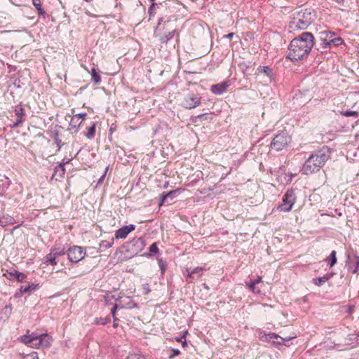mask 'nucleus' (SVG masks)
<instances>
[{"instance_id": "nucleus-1", "label": "nucleus", "mask_w": 359, "mask_h": 359, "mask_svg": "<svg viewBox=\"0 0 359 359\" xmlns=\"http://www.w3.org/2000/svg\"><path fill=\"white\" fill-rule=\"evenodd\" d=\"M314 43L315 38L311 32H302L290 41L287 58L292 62L307 58Z\"/></svg>"}, {"instance_id": "nucleus-2", "label": "nucleus", "mask_w": 359, "mask_h": 359, "mask_svg": "<svg viewBox=\"0 0 359 359\" xmlns=\"http://www.w3.org/2000/svg\"><path fill=\"white\" fill-rule=\"evenodd\" d=\"M316 14L311 9H302L294 13L290 28L292 30H304L315 20Z\"/></svg>"}, {"instance_id": "nucleus-3", "label": "nucleus", "mask_w": 359, "mask_h": 359, "mask_svg": "<svg viewBox=\"0 0 359 359\" xmlns=\"http://www.w3.org/2000/svg\"><path fill=\"white\" fill-rule=\"evenodd\" d=\"M292 139L286 131L276 134L271 142V148L276 151H283L287 148Z\"/></svg>"}, {"instance_id": "nucleus-4", "label": "nucleus", "mask_w": 359, "mask_h": 359, "mask_svg": "<svg viewBox=\"0 0 359 359\" xmlns=\"http://www.w3.org/2000/svg\"><path fill=\"white\" fill-rule=\"evenodd\" d=\"M332 149L328 146H323L315 151L309 156L313 157V161L320 168H323L327 160L330 158Z\"/></svg>"}, {"instance_id": "nucleus-5", "label": "nucleus", "mask_w": 359, "mask_h": 359, "mask_svg": "<svg viewBox=\"0 0 359 359\" xmlns=\"http://www.w3.org/2000/svg\"><path fill=\"white\" fill-rule=\"evenodd\" d=\"M67 257L72 263H78L86 255V248L83 247L73 245L67 250Z\"/></svg>"}, {"instance_id": "nucleus-6", "label": "nucleus", "mask_w": 359, "mask_h": 359, "mask_svg": "<svg viewBox=\"0 0 359 359\" xmlns=\"http://www.w3.org/2000/svg\"><path fill=\"white\" fill-rule=\"evenodd\" d=\"M296 201V196L293 189H288L283 197V203L278 205L280 211L289 212Z\"/></svg>"}, {"instance_id": "nucleus-7", "label": "nucleus", "mask_w": 359, "mask_h": 359, "mask_svg": "<svg viewBox=\"0 0 359 359\" xmlns=\"http://www.w3.org/2000/svg\"><path fill=\"white\" fill-rule=\"evenodd\" d=\"M154 36L158 38V41L161 44H167L175 36H176L177 41H179L180 31L177 27H173L168 34H163L161 32L154 30Z\"/></svg>"}, {"instance_id": "nucleus-8", "label": "nucleus", "mask_w": 359, "mask_h": 359, "mask_svg": "<svg viewBox=\"0 0 359 359\" xmlns=\"http://www.w3.org/2000/svg\"><path fill=\"white\" fill-rule=\"evenodd\" d=\"M144 247V241L142 238H134L125 245L126 250L132 255H137Z\"/></svg>"}, {"instance_id": "nucleus-9", "label": "nucleus", "mask_w": 359, "mask_h": 359, "mask_svg": "<svg viewBox=\"0 0 359 359\" xmlns=\"http://www.w3.org/2000/svg\"><path fill=\"white\" fill-rule=\"evenodd\" d=\"M201 97L198 94L189 93L187 95L182 102V106L188 109H192L200 105Z\"/></svg>"}, {"instance_id": "nucleus-10", "label": "nucleus", "mask_w": 359, "mask_h": 359, "mask_svg": "<svg viewBox=\"0 0 359 359\" xmlns=\"http://www.w3.org/2000/svg\"><path fill=\"white\" fill-rule=\"evenodd\" d=\"M313 158V157L309 156L305 161L301 169V172L303 175H309L320 170Z\"/></svg>"}, {"instance_id": "nucleus-11", "label": "nucleus", "mask_w": 359, "mask_h": 359, "mask_svg": "<svg viewBox=\"0 0 359 359\" xmlns=\"http://www.w3.org/2000/svg\"><path fill=\"white\" fill-rule=\"evenodd\" d=\"M335 36V32L329 30L320 32V48L326 50L327 48H330V41L333 40L332 38Z\"/></svg>"}, {"instance_id": "nucleus-12", "label": "nucleus", "mask_w": 359, "mask_h": 359, "mask_svg": "<svg viewBox=\"0 0 359 359\" xmlns=\"http://www.w3.org/2000/svg\"><path fill=\"white\" fill-rule=\"evenodd\" d=\"M265 341L267 342H271L276 345H282L284 344L285 346H288L287 343L292 338H283L280 337L278 334L275 333H269L264 336Z\"/></svg>"}, {"instance_id": "nucleus-13", "label": "nucleus", "mask_w": 359, "mask_h": 359, "mask_svg": "<svg viewBox=\"0 0 359 359\" xmlns=\"http://www.w3.org/2000/svg\"><path fill=\"white\" fill-rule=\"evenodd\" d=\"M230 85V81L226 80L223 82L212 85L210 87V91L215 95H220L227 91Z\"/></svg>"}, {"instance_id": "nucleus-14", "label": "nucleus", "mask_w": 359, "mask_h": 359, "mask_svg": "<svg viewBox=\"0 0 359 359\" xmlns=\"http://www.w3.org/2000/svg\"><path fill=\"white\" fill-rule=\"evenodd\" d=\"M53 342V338L47 333L41 334L39 339L36 344H34L35 348H48L51 346Z\"/></svg>"}, {"instance_id": "nucleus-15", "label": "nucleus", "mask_w": 359, "mask_h": 359, "mask_svg": "<svg viewBox=\"0 0 359 359\" xmlns=\"http://www.w3.org/2000/svg\"><path fill=\"white\" fill-rule=\"evenodd\" d=\"M177 21V18L175 15H170L166 19L163 17H160L158 19L157 25L154 29V30L163 32L165 31L168 29L169 23L172 21Z\"/></svg>"}, {"instance_id": "nucleus-16", "label": "nucleus", "mask_w": 359, "mask_h": 359, "mask_svg": "<svg viewBox=\"0 0 359 359\" xmlns=\"http://www.w3.org/2000/svg\"><path fill=\"white\" fill-rule=\"evenodd\" d=\"M135 229V225L130 224L123 226L115 231V238L116 239H124L128 235Z\"/></svg>"}, {"instance_id": "nucleus-17", "label": "nucleus", "mask_w": 359, "mask_h": 359, "mask_svg": "<svg viewBox=\"0 0 359 359\" xmlns=\"http://www.w3.org/2000/svg\"><path fill=\"white\" fill-rule=\"evenodd\" d=\"M39 287V283H32L29 284L28 285L23 286L21 285L18 291H17L15 294V297H20L24 293L31 294L32 292L36 290Z\"/></svg>"}, {"instance_id": "nucleus-18", "label": "nucleus", "mask_w": 359, "mask_h": 359, "mask_svg": "<svg viewBox=\"0 0 359 359\" xmlns=\"http://www.w3.org/2000/svg\"><path fill=\"white\" fill-rule=\"evenodd\" d=\"M180 193V189H174V190H172L168 192H163L160 196L159 205L161 206V205L167 203L168 198H170V200L172 201Z\"/></svg>"}, {"instance_id": "nucleus-19", "label": "nucleus", "mask_w": 359, "mask_h": 359, "mask_svg": "<svg viewBox=\"0 0 359 359\" xmlns=\"http://www.w3.org/2000/svg\"><path fill=\"white\" fill-rule=\"evenodd\" d=\"M8 273L9 276L8 278L10 280H17L18 282H23L25 279L27 278V275L24 273L20 272L15 269H13L10 271L8 270L6 271Z\"/></svg>"}, {"instance_id": "nucleus-20", "label": "nucleus", "mask_w": 359, "mask_h": 359, "mask_svg": "<svg viewBox=\"0 0 359 359\" xmlns=\"http://www.w3.org/2000/svg\"><path fill=\"white\" fill-rule=\"evenodd\" d=\"M82 123V120H80L76 116H73L71 121L69 123V127L67 130H69L71 133H76L79 131V128Z\"/></svg>"}, {"instance_id": "nucleus-21", "label": "nucleus", "mask_w": 359, "mask_h": 359, "mask_svg": "<svg viewBox=\"0 0 359 359\" xmlns=\"http://www.w3.org/2000/svg\"><path fill=\"white\" fill-rule=\"evenodd\" d=\"M335 275L334 272L327 273L322 277L313 278L311 282L316 286L320 287Z\"/></svg>"}, {"instance_id": "nucleus-22", "label": "nucleus", "mask_w": 359, "mask_h": 359, "mask_svg": "<svg viewBox=\"0 0 359 359\" xmlns=\"http://www.w3.org/2000/svg\"><path fill=\"white\" fill-rule=\"evenodd\" d=\"M359 333L349 334L345 339V344L351 346L352 348L358 346Z\"/></svg>"}, {"instance_id": "nucleus-23", "label": "nucleus", "mask_w": 359, "mask_h": 359, "mask_svg": "<svg viewBox=\"0 0 359 359\" xmlns=\"http://www.w3.org/2000/svg\"><path fill=\"white\" fill-rule=\"evenodd\" d=\"M205 270V268L201 266L196 267L191 271H189V269H187V271H188L189 273L187 278L191 279L189 280L190 282H191L194 280H197L201 277L202 272Z\"/></svg>"}, {"instance_id": "nucleus-24", "label": "nucleus", "mask_w": 359, "mask_h": 359, "mask_svg": "<svg viewBox=\"0 0 359 359\" xmlns=\"http://www.w3.org/2000/svg\"><path fill=\"white\" fill-rule=\"evenodd\" d=\"M11 184V181L8 177L0 174V195H3L6 192Z\"/></svg>"}, {"instance_id": "nucleus-25", "label": "nucleus", "mask_w": 359, "mask_h": 359, "mask_svg": "<svg viewBox=\"0 0 359 359\" xmlns=\"http://www.w3.org/2000/svg\"><path fill=\"white\" fill-rule=\"evenodd\" d=\"M15 114L17 116V124H21L25 121V111L20 104H18L15 107Z\"/></svg>"}, {"instance_id": "nucleus-26", "label": "nucleus", "mask_w": 359, "mask_h": 359, "mask_svg": "<svg viewBox=\"0 0 359 359\" xmlns=\"http://www.w3.org/2000/svg\"><path fill=\"white\" fill-rule=\"evenodd\" d=\"M212 118V113H204L197 116H192L191 121L192 123H196L198 122H202L203 121H210Z\"/></svg>"}, {"instance_id": "nucleus-27", "label": "nucleus", "mask_w": 359, "mask_h": 359, "mask_svg": "<svg viewBox=\"0 0 359 359\" xmlns=\"http://www.w3.org/2000/svg\"><path fill=\"white\" fill-rule=\"evenodd\" d=\"M13 306L11 304L5 306L0 311V320H7L12 313Z\"/></svg>"}, {"instance_id": "nucleus-28", "label": "nucleus", "mask_w": 359, "mask_h": 359, "mask_svg": "<svg viewBox=\"0 0 359 359\" xmlns=\"http://www.w3.org/2000/svg\"><path fill=\"white\" fill-rule=\"evenodd\" d=\"M65 174V168L62 165H57L54 169L53 177H55L56 180H60L62 179Z\"/></svg>"}, {"instance_id": "nucleus-29", "label": "nucleus", "mask_w": 359, "mask_h": 359, "mask_svg": "<svg viewBox=\"0 0 359 359\" xmlns=\"http://www.w3.org/2000/svg\"><path fill=\"white\" fill-rule=\"evenodd\" d=\"M257 71L258 74H264L265 76L269 77L270 79L273 78V72L269 66H259Z\"/></svg>"}, {"instance_id": "nucleus-30", "label": "nucleus", "mask_w": 359, "mask_h": 359, "mask_svg": "<svg viewBox=\"0 0 359 359\" xmlns=\"http://www.w3.org/2000/svg\"><path fill=\"white\" fill-rule=\"evenodd\" d=\"M95 128L96 123L95 122H92L90 126L86 128L87 131L84 133V135L89 140L93 139L95 135Z\"/></svg>"}, {"instance_id": "nucleus-31", "label": "nucleus", "mask_w": 359, "mask_h": 359, "mask_svg": "<svg viewBox=\"0 0 359 359\" xmlns=\"http://www.w3.org/2000/svg\"><path fill=\"white\" fill-rule=\"evenodd\" d=\"M15 222L14 217L6 215L0 218V226L4 227L9 224H13Z\"/></svg>"}, {"instance_id": "nucleus-32", "label": "nucleus", "mask_w": 359, "mask_h": 359, "mask_svg": "<svg viewBox=\"0 0 359 359\" xmlns=\"http://www.w3.org/2000/svg\"><path fill=\"white\" fill-rule=\"evenodd\" d=\"M114 238H111L109 241H101L99 244V252H103L104 250L110 248L114 245Z\"/></svg>"}, {"instance_id": "nucleus-33", "label": "nucleus", "mask_w": 359, "mask_h": 359, "mask_svg": "<svg viewBox=\"0 0 359 359\" xmlns=\"http://www.w3.org/2000/svg\"><path fill=\"white\" fill-rule=\"evenodd\" d=\"M91 74V81L95 85H99L101 83V77L99 72L96 70L95 67H93L90 71Z\"/></svg>"}, {"instance_id": "nucleus-34", "label": "nucleus", "mask_w": 359, "mask_h": 359, "mask_svg": "<svg viewBox=\"0 0 359 359\" xmlns=\"http://www.w3.org/2000/svg\"><path fill=\"white\" fill-rule=\"evenodd\" d=\"M56 257L53 252L50 250V253H48L44 257V263L47 265L55 266L57 264Z\"/></svg>"}, {"instance_id": "nucleus-35", "label": "nucleus", "mask_w": 359, "mask_h": 359, "mask_svg": "<svg viewBox=\"0 0 359 359\" xmlns=\"http://www.w3.org/2000/svg\"><path fill=\"white\" fill-rule=\"evenodd\" d=\"M325 262L327 263L330 268L333 267L337 262V252L335 250H332L330 256L325 259Z\"/></svg>"}, {"instance_id": "nucleus-36", "label": "nucleus", "mask_w": 359, "mask_h": 359, "mask_svg": "<svg viewBox=\"0 0 359 359\" xmlns=\"http://www.w3.org/2000/svg\"><path fill=\"white\" fill-rule=\"evenodd\" d=\"M29 330L27 331V334L20 337V341L23 344L27 345L28 346H30L32 348H34V342L31 339V337L29 335Z\"/></svg>"}, {"instance_id": "nucleus-37", "label": "nucleus", "mask_w": 359, "mask_h": 359, "mask_svg": "<svg viewBox=\"0 0 359 359\" xmlns=\"http://www.w3.org/2000/svg\"><path fill=\"white\" fill-rule=\"evenodd\" d=\"M50 250L56 258L67 254V250L65 247L55 245Z\"/></svg>"}, {"instance_id": "nucleus-38", "label": "nucleus", "mask_w": 359, "mask_h": 359, "mask_svg": "<svg viewBox=\"0 0 359 359\" xmlns=\"http://www.w3.org/2000/svg\"><path fill=\"white\" fill-rule=\"evenodd\" d=\"M110 322H111V316L109 315H108L105 318H102V317L95 318L94 319L93 323L97 325H105Z\"/></svg>"}, {"instance_id": "nucleus-39", "label": "nucleus", "mask_w": 359, "mask_h": 359, "mask_svg": "<svg viewBox=\"0 0 359 359\" xmlns=\"http://www.w3.org/2000/svg\"><path fill=\"white\" fill-rule=\"evenodd\" d=\"M158 251H159V250H158L157 243H154L149 248V252H145L143 255V256L147 257H151L153 254L158 253Z\"/></svg>"}, {"instance_id": "nucleus-40", "label": "nucleus", "mask_w": 359, "mask_h": 359, "mask_svg": "<svg viewBox=\"0 0 359 359\" xmlns=\"http://www.w3.org/2000/svg\"><path fill=\"white\" fill-rule=\"evenodd\" d=\"M32 4L38 11L39 15L45 17L46 12L41 6V1L32 0Z\"/></svg>"}, {"instance_id": "nucleus-41", "label": "nucleus", "mask_w": 359, "mask_h": 359, "mask_svg": "<svg viewBox=\"0 0 359 359\" xmlns=\"http://www.w3.org/2000/svg\"><path fill=\"white\" fill-rule=\"evenodd\" d=\"M158 5V4L155 2L151 4L148 9L149 20H151L155 16Z\"/></svg>"}, {"instance_id": "nucleus-42", "label": "nucleus", "mask_w": 359, "mask_h": 359, "mask_svg": "<svg viewBox=\"0 0 359 359\" xmlns=\"http://www.w3.org/2000/svg\"><path fill=\"white\" fill-rule=\"evenodd\" d=\"M332 39H333V40L330 41V47L331 46L338 47L340 45H341L342 43H344V40L341 37H339V36L337 37L335 36H333L332 38Z\"/></svg>"}, {"instance_id": "nucleus-43", "label": "nucleus", "mask_w": 359, "mask_h": 359, "mask_svg": "<svg viewBox=\"0 0 359 359\" xmlns=\"http://www.w3.org/2000/svg\"><path fill=\"white\" fill-rule=\"evenodd\" d=\"M356 262L355 263V266L353 267L351 266H348V271L351 272V273L354 274L356 273L359 269V256L355 255Z\"/></svg>"}, {"instance_id": "nucleus-44", "label": "nucleus", "mask_w": 359, "mask_h": 359, "mask_svg": "<svg viewBox=\"0 0 359 359\" xmlns=\"http://www.w3.org/2000/svg\"><path fill=\"white\" fill-rule=\"evenodd\" d=\"M157 260L161 275H163L168 266L167 262L165 261H163L162 258L159 257H157Z\"/></svg>"}, {"instance_id": "nucleus-45", "label": "nucleus", "mask_w": 359, "mask_h": 359, "mask_svg": "<svg viewBox=\"0 0 359 359\" xmlns=\"http://www.w3.org/2000/svg\"><path fill=\"white\" fill-rule=\"evenodd\" d=\"M341 114L346 117L353 116L358 118L359 116V113L356 111L346 110L341 111Z\"/></svg>"}, {"instance_id": "nucleus-46", "label": "nucleus", "mask_w": 359, "mask_h": 359, "mask_svg": "<svg viewBox=\"0 0 359 359\" xmlns=\"http://www.w3.org/2000/svg\"><path fill=\"white\" fill-rule=\"evenodd\" d=\"M245 284L250 291L254 290L257 285L252 279H250L249 281H246Z\"/></svg>"}, {"instance_id": "nucleus-47", "label": "nucleus", "mask_w": 359, "mask_h": 359, "mask_svg": "<svg viewBox=\"0 0 359 359\" xmlns=\"http://www.w3.org/2000/svg\"><path fill=\"white\" fill-rule=\"evenodd\" d=\"M29 335L31 337V339H32V341L36 344L41 334L33 332L31 334L29 333Z\"/></svg>"}, {"instance_id": "nucleus-48", "label": "nucleus", "mask_w": 359, "mask_h": 359, "mask_svg": "<svg viewBox=\"0 0 359 359\" xmlns=\"http://www.w3.org/2000/svg\"><path fill=\"white\" fill-rule=\"evenodd\" d=\"M172 353L170 355V358H173L176 356H178L180 355L181 352L178 348H172L171 349Z\"/></svg>"}, {"instance_id": "nucleus-49", "label": "nucleus", "mask_w": 359, "mask_h": 359, "mask_svg": "<svg viewBox=\"0 0 359 359\" xmlns=\"http://www.w3.org/2000/svg\"><path fill=\"white\" fill-rule=\"evenodd\" d=\"M27 359H39L38 353L35 351L32 352L29 354H27L26 356Z\"/></svg>"}, {"instance_id": "nucleus-50", "label": "nucleus", "mask_w": 359, "mask_h": 359, "mask_svg": "<svg viewBox=\"0 0 359 359\" xmlns=\"http://www.w3.org/2000/svg\"><path fill=\"white\" fill-rule=\"evenodd\" d=\"M137 307V304L135 303L133 300H130V302L127 304L126 308L128 309H133Z\"/></svg>"}, {"instance_id": "nucleus-51", "label": "nucleus", "mask_w": 359, "mask_h": 359, "mask_svg": "<svg viewBox=\"0 0 359 359\" xmlns=\"http://www.w3.org/2000/svg\"><path fill=\"white\" fill-rule=\"evenodd\" d=\"M55 144H57V151H60L62 146L64 144V143L62 142L60 138H56L55 140Z\"/></svg>"}, {"instance_id": "nucleus-52", "label": "nucleus", "mask_w": 359, "mask_h": 359, "mask_svg": "<svg viewBox=\"0 0 359 359\" xmlns=\"http://www.w3.org/2000/svg\"><path fill=\"white\" fill-rule=\"evenodd\" d=\"M251 292H252L253 293L255 294H259V295H264V293L262 292L259 286H257V285H256V287H255V290H252Z\"/></svg>"}, {"instance_id": "nucleus-53", "label": "nucleus", "mask_w": 359, "mask_h": 359, "mask_svg": "<svg viewBox=\"0 0 359 359\" xmlns=\"http://www.w3.org/2000/svg\"><path fill=\"white\" fill-rule=\"evenodd\" d=\"M107 170H108V168H106L105 170H104V172L103 173V175L100 177V178L99 179L98 182H97V184H101L104 178H105V176H106V174H107Z\"/></svg>"}, {"instance_id": "nucleus-54", "label": "nucleus", "mask_w": 359, "mask_h": 359, "mask_svg": "<svg viewBox=\"0 0 359 359\" xmlns=\"http://www.w3.org/2000/svg\"><path fill=\"white\" fill-rule=\"evenodd\" d=\"M72 159H73V158H64L62 159V162L59 165H62V166L65 167V165L69 163L70 161H72Z\"/></svg>"}, {"instance_id": "nucleus-55", "label": "nucleus", "mask_w": 359, "mask_h": 359, "mask_svg": "<svg viewBox=\"0 0 359 359\" xmlns=\"http://www.w3.org/2000/svg\"><path fill=\"white\" fill-rule=\"evenodd\" d=\"M118 305L117 304H114V306L111 308V314L112 316V318H114L116 317V311L118 309Z\"/></svg>"}, {"instance_id": "nucleus-56", "label": "nucleus", "mask_w": 359, "mask_h": 359, "mask_svg": "<svg viewBox=\"0 0 359 359\" xmlns=\"http://www.w3.org/2000/svg\"><path fill=\"white\" fill-rule=\"evenodd\" d=\"M50 137L54 139V140H56V138H59V132L58 130H54L51 132Z\"/></svg>"}, {"instance_id": "nucleus-57", "label": "nucleus", "mask_w": 359, "mask_h": 359, "mask_svg": "<svg viewBox=\"0 0 359 359\" xmlns=\"http://www.w3.org/2000/svg\"><path fill=\"white\" fill-rule=\"evenodd\" d=\"M74 116L78 117L79 119L83 121L86 118V116H87V114L85 113V112L84 113H79V114H75Z\"/></svg>"}, {"instance_id": "nucleus-58", "label": "nucleus", "mask_w": 359, "mask_h": 359, "mask_svg": "<svg viewBox=\"0 0 359 359\" xmlns=\"http://www.w3.org/2000/svg\"><path fill=\"white\" fill-rule=\"evenodd\" d=\"M12 4H13L15 6H21L23 3V0H10Z\"/></svg>"}, {"instance_id": "nucleus-59", "label": "nucleus", "mask_w": 359, "mask_h": 359, "mask_svg": "<svg viewBox=\"0 0 359 359\" xmlns=\"http://www.w3.org/2000/svg\"><path fill=\"white\" fill-rule=\"evenodd\" d=\"M114 322H113V327L116 328L118 326V321L119 319L116 317L113 318Z\"/></svg>"}, {"instance_id": "nucleus-60", "label": "nucleus", "mask_w": 359, "mask_h": 359, "mask_svg": "<svg viewBox=\"0 0 359 359\" xmlns=\"http://www.w3.org/2000/svg\"><path fill=\"white\" fill-rule=\"evenodd\" d=\"M234 35H235V33L230 32V33H229V34H227L226 35H224L223 38L228 39H231L233 37Z\"/></svg>"}, {"instance_id": "nucleus-61", "label": "nucleus", "mask_w": 359, "mask_h": 359, "mask_svg": "<svg viewBox=\"0 0 359 359\" xmlns=\"http://www.w3.org/2000/svg\"><path fill=\"white\" fill-rule=\"evenodd\" d=\"M255 283L256 285H258L259 283H262V277L260 276H257L256 279L253 280Z\"/></svg>"}, {"instance_id": "nucleus-62", "label": "nucleus", "mask_w": 359, "mask_h": 359, "mask_svg": "<svg viewBox=\"0 0 359 359\" xmlns=\"http://www.w3.org/2000/svg\"><path fill=\"white\" fill-rule=\"evenodd\" d=\"M185 337H186V334H183V335H182V337H176V338H175V339H176V341H178V342H182V339H185Z\"/></svg>"}, {"instance_id": "nucleus-63", "label": "nucleus", "mask_w": 359, "mask_h": 359, "mask_svg": "<svg viewBox=\"0 0 359 359\" xmlns=\"http://www.w3.org/2000/svg\"><path fill=\"white\" fill-rule=\"evenodd\" d=\"M19 125H20V124H17V120H16V121H15V122H13V124H11L10 126H11V128H17Z\"/></svg>"}, {"instance_id": "nucleus-64", "label": "nucleus", "mask_w": 359, "mask_h": 359, "mask_svg": "<svg viewBox=\"0 0 359 359\" xmlns=\"http://www.w3.org/2000/svg\"><path fill=\"white\" fill-rule=\"evenodd\" d=\"M144 290H145V293L146 294H148L149 292H150V289L149 288V286L147 285V287H144Z\"/></svg>"}]
</instances>
